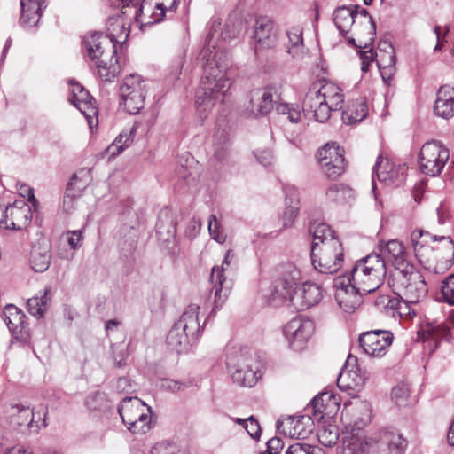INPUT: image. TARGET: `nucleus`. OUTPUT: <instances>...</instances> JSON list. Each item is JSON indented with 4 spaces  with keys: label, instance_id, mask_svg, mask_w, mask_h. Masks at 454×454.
Instances as JSON below:
<instances>
[{
    "label": "nucleus",
    "instance_id": "37",
    "mask_svg": "<svg viewBox=\"0 0 454 454\" xmlns=\"http://www.w3.org/2000/svg\"><path fill=\"white\" fill-rule=\"evenodd\" d=\"M369 113L368 105L364 98H359L350 103L342 112V121L345 124H356L364 120Z\"/></svg>",
    "mask_w": 454,
    "mask_h": 454
},
{
    "label": "nucleus",
    "instance_id": "14",
    "mask_svg": "<svg viewBox=\"0 0 454 454\" xmlns=\"http://www.w3.org/2000/svg\"><path fill=\"white\" fill-rule=\"evenodd\" d=\"M317 160L322 171L329 178L335 179L345 171L343 151L335 144H326L319 149Z\"/></svg>",
    "mask_w": 454,
    "mask_h": 454
},
{
    "label": "nucleus",
    "instance_id": "55",
    "mask_svg": "<svg viewBox=\"0 0 454 454\" xmlns=\"http://www.w3.org/2000/svg\"><path fill=\"white\" fill-rule=\"evenodd\" d=\"M410 388L405 384H399L393 387L391 392L392 399L395 401L396 405L402 407L408 404V399L410 397Z\"/></svg>",
    "mask_w": 454,
    "mask_h": 454
},
{
    "label": "nucleus",
    "instance_id": "25",
    "mask_svg": "<svg viewBox=\"0 0 454 454\" xmlns=\"http://www.w3.org/2000/svg\"><path fill=\"white\" fill-rule=\"evenodd\" d=\"M337 291L335 294L336 301L339 306L347 313H352L358 308L362 302L363 294L356 291H350V286L345 282L344 278L335 279Z\"/></svg>",
    "mask_w": 454,
    "mask_h": 454
},
{
    "label": "nucleus",
    "instance_id": "46",
    "mask_svg": "<svg viewBox=\"0 0 454 454\" xmlns=\"http://www.w3.org/2000/svg\"><path fill=\"white\" fill-rule=\"evenodd\" d=\"M377 66L384 83H388L395 72V56L378 57Z\"/></svg>",
    "mask_w": 454,
    "mask_h": 454
},
{
    "label": "nucleus",
    "instance_id": "17",
    "mask_svg": "<svg viewBox=\"0 0 454 454\" xmlns=\"http://www.w3.org/2000/svg\"><path fill=\"white\" fill-rule=\"evenodd\" d=\"M253 38L255 42V51L260 49L273 48L278 43V28L274 21L267 16H259L253 25Z\"/></svg>",
    "mask_w": 454,
    "mask_h": 454
},
{
    "label": "nucleus",
    "instance_id": "48",
    "mask_svg": "<svg viewBox=\"0 0 454 454\" xmlns=\"http://www.w3.org/2000/svg\"><path fill=\"white\" fill-rule=\"evenodd\" d=\"M132 141L133 138L131 133H121L107 147L106 152L110 154V157H115L125 148L129 147Z\"/></svg>",
    "mask_w": 454,
    "mask_h": 454
},
{
    "label": "nucleus",
    "instance_id": "53",
    "mask_svg": "<svg viewBox=\"0 0 454 454\" xmlns=\"http://www.w3.org/2000/svg\"><path fill=\"white\" fill-rule=\"evenodd\" d=\"M387 309H390L394 311H396L400 317L409 316L414 317L416 312L414 309H411L409 306V303L406 302L403 299L400 298H391L388 296Z\"/></svg>",
    "mask_w": 454,
    "mask_h": 454
},
{
    "label": "nucleus",
    "instance_id": "54",
    "mask_svg": "<svg viewBox=\"0 0 454 454\" xmlns=\"http://www.w3.org/2000/svg\"><path fill=\"white\" fill-rule=\"evenodd\" d=\"M286 454H324V451L317 445L297 442L290 445Z\"/></svg>",
    "mask_w": 454,
    "mask_h": 454
},
{
    "label": "nucleus",
    "instance_id": "19",
    "mask_svg": "<svg viewBox=\"0 0 454 454\" xmlns=\"http://www.w3.org/2000/svg\"><path fill=\"white\" fill-rule=\"evenodd\" d=\"M379 253L377 255L387 262L395 266L397 271L405 268L406 264H410L407 260V252L404 245L398 239H391L387 242H380L378 245Z\"/></svg>",
    "mask_w": 454,
    "mask_h": 454
},
{
    "label": "nucleus",
    "instance_id": "51",
    "mask_svg": "<svg viewBox=\"0 0 454 454\" xmlns=\"http://www.w3.org/2000/svg\"><path fill=\"white\" fill-rule=\"evenodd\" d=\"M85 405L90 411H98L106 409L107 407L106 394L100 391L90 394L85 399Z\"/></svg>",
    "mask_w": 454,
    "mask_h": 454
},
{
    "label": "nucleus",
    "instance_id": "50",
    "mask_svg": "<svg viewBox=\"0 0 454 454\" xmlns=\"http://www.w3.org/2000/svg\"><path fill=\"white\" fill-rule=\"evenodd\" d=\"M286 280V284H290L297 287L301 279V270L293 263H286L283 265L280 277L278 280Z\"/></svg>",
    "mask_w": 454,
    "mask_h": 454
},
{
    "label": "nucleus",
    "instance_id": "3",
    "mask_svg": "<svg viewBox=\"0 0 454 454\" xmlns=\"http://www.w3.org/2000/svg\"><path fill=\"white\" fill-rule=\"evenodd\" d=\"M407 441L396 431L385 430L360 436L345 435L340 454H403Z\"/></svg>",
    "mask_w": 454,
    "mask_h": 454
},
{
    "label": "nucleus",
    "instance_id": "35",
    "mask_svg": "<svg viewBox=\"0 0 454 454\" xmlns=\"http://www.w3.org/2000/svg\"><path fill=\"white\" fill-rule=\"evenodd\" d=\"M434 110L437 116L444 119L454 115V87H439Z\"/></svg>",
    "mask_w": 454,
    "mask_h": 454
},
{
    "label": "nucleus",
    "instance_id": "21",
    "mask_svg": "<svg viewBox=\"0 0 454 454\" xmlns=\"http://www.w3.org/2000/svg\"><path fill=\"white\" fill-rule=\"evenodd\" d=\"M303 114H312L314 119L318 122H325L334 111L325 101V98L318 95V92L309 89L303 99Z\"/></svg>",
    "mask_w": 454,
    "mask_h": 454
},
{
    "label": "nucleus",
    "instance_id": "52",
    "mask_svg": "<svg viewBox=\"0 0 454 454\" xmlns=\"http://www.w3.org/2000/svg\"><path fill=\"white\" fill-rule=\"evenodd\" d=\"M90 181V169L82 168L72 176L67 185L78 192H81L86 188Z\"/></svg>",
    "mask_w": 454,
    "mask_h": 454
},
{
    "label": "nucleus",
    "instance_id": "7",
    "mask_svg": "<svg viewBox=\"0 0 454 454\" xmlns=\"http://www.w3.org/2000/svg\"><path fill=\"white\" fill-rule=\"evenodd\" d=\"M118 413L133 434H145L153 426L152 421V410L138 397H125L118 406Z\"/></svg>",
    "mask_w": 454,
    "mask_h": 454
},
{
    "label": "nucleus",
    "instance_id": "34",
    "mask_svg": "<svg viewBox=\"0 0 454 454\" xmlns=\"http://www.w3.org/2000/svg\"><path fill=\"white\" fill-rule=\"evenodd\" d=\"M385 277L386 276L377 277L378 280L372 282V276L364 274V276L357 278V274L354 271H350L347 277H343L342 278L350 286V291L356 290L358 294H369L375 292L382 285Z\"/></svg>",
    "mask_w": 454,
    "mask_h": 454
},
{
    "label": "nucleus",
    "instance_id": "1",
    "mask_svg": "<svg viewBox=\"0 0 454 454\" xmlns=\"http://www.w3.org/2000/svg\"><path fill=\"white\" fill-rule=\"evenodd\" d=\"M116 25L124 31V19L122 16L107 19V34L91 32L82 39V47L90 60L96 63L98 74L102 82H114L119 74L117 49L115 42L122 37L114 32L111 27Z\"/></svg>",
    "mask_w": 454,
    "mask_h": 454
},
{
    "label": "nucleus",
    "instance_id": "58",
    "mask_svg": "<svg viewBox=\"0 0 454 454\" xmlns=\"http://www.w3.org/2000/svg\"><path fill=\"white\" fill-rule=\"evenodd\" d=\"M313 74L315 75L314 85H328L334 82L331 74L323 63L316 67Z\"/></svg>",
    "mask_w": 454,
    "mask_h": 454
},
{
    "label": "nucleus",
    "instance_id": "56",
    "mask_svg": "<svg viewBox=\"0 0 454 454\" xmlns=\"http://www.w3.org/2000/svg\"><path fill=\"white\" fill-rule=\"evenodd\" d=\"M179 4V0H162L161 2H156L155 7L160 11L159 13H153L155 17V22L162 20L167 12H175Z\"/></svg>",
    "mask_w": 454,
    "mask_h": 454
},
{
    "label": "nucleus",
    "instance_id": "39",
    "mask_svg": "<svg viewBox=\"0 0 454 454\" xmlns=\"http://www.w3.org/2000/svg\"><path fill=\"white\" fill-rule=\"evenodd\" d=\"M314 420L312 414L298 418H289L286 423L290 424V435L297 439H306L312 432Z\"/></svg>",
    "mask_w": 454,
    "mask_h": 454
},
{
    "label": "nucleus",
    "instance_id": "47",
    "mask_svg": "<svg viewBox=\"0 0 454 454\" xmlns=\"http://www.w3.org/2000/svg\"><path fill=\"white\" fill-rule=\"evenodd\" d=\"M184 63V59L183 57H177L173 60L165 71L164 82L166 83L171 84L181 81Z\"/></svg>",
    "mask_w": 454,
    "mask_h": 454
},
{
    "label": "nucleus",
    "instance_id": "8",
    "mask_svg": "<svg viewBox=\"0 0 454 454\" xmlns=\"http://www.w3.org/2000/svg\"><path fill=\"white\" fill-rule=\"evenodd\" d=\"M343 247L339 239H330L317 249L311 251L315 270L323 274H334L343 264Z\"/></svg>",
    "mask_w": 454,
    "mask_h": 454
},
{
    "label": "nucleus",
    "instance_id": "27",
    "mask_svg": "<svg viewBox=\"0 0 454 454\" xmlns=\"http://www.w3.org/2000/svg\"><path fill=\"white\" fill-rule=\"evenodd\" d=\"M285 192V209L280 218L282 229H287L293 226L294 220L300 212L299 192L295 187L286 186Z\"/></svg>",
    "mask_w": 454,
    "mask_h": 454
},
{
    "label": "nucleus",
    "instance_id": "62",
    "mask_svg": "<svg viewBox=\"0 0 454 454\" xmlns=\"http://www.w3.org/2000/svg\"><path fill=\"white\" fill-rule=\"evenodd\" d=\"M244 428L254 439H258L261 436L262 429L260 427L259 422L253 416L247 418V421Z\"/></svg>",
    "mask_w": 454,
    "mask_h": 454
},
{
    "label": "nucleus",
    "instance_id": "4",
    "mask_svg": "<svg viewBox=\"0 0 454 454\" xmlns=\"http://www.w3.org/2000/svg\"><path fill=\"white\" fill-rule=\"evenodd\" d=\"M199 313L200 306L197 304H190L185 308L167 336V344L170 349L182 353L198 341L201 335Z\"/></svg>",
    "mask_w": 454,
    "mask_h": 454
},
{
    "label": "nucleus",
    "instance_id": "26",
    "mask_svg": "<svg viewBox=\"0 0 454 454\" xmlns=\"http://www.w3.org/2000/svg\"><path fill=\"white\" fill-rule=\"evenodd\" d=\"M47 4V0H20V25L25 28L36 27Z\"/></svg>",
    "mask_w": 454,
    "mask_h": 454
},
{
    "label": "nucleus",
    "instance_id": "41",
    "mask_svg": "<svg viewBox=\"0 0 454 454\" xmlns=\"http://www.w3.org/2000/svg\"><path fill=\"white\" fill-rule=\"evenodd\" d=\"M355 19L356 12L350 7H339L333 12V21L342 35L349 31L350 27L355 22Z\"/></svg>",
    "mask_w": 454,
    "mask_h": 454
},
{
    "label": "nucleus",
    "instance_id": "20",
    "mask_svg": "<svg viewBox=\"0 0 454 454\" xmlns=\"http://www.w3.org/2000/svg\"><path fill=\"white\" fill-rule=\"evenodd\" d=\"M407 168L405 165L397 164L394 161L389 160L387 158L379 156L375 166L372 169V190L375 188L374 176L376 175L379 181L380 182H401L403 179L404 172Z\"/></svg>",
    "mask_w": 454,
    "mask_h": 454
},
{
    "label": "nucleus",
    "instance_id": "13",
    "mask_svg": "<svg viewBox=\"0 0 454 454\" xmlns=\"http://www.w3.org/2000/svg\"><path fill=\"white\" fill-rule=\"evenodd\" d=\"M394 335L387 330H371L362 333L359 344L364 352L371 357H382L392 345Z\"/></svg>",
    "mask_w": 454,
    "mask_h": 454
},
{
    "label": "nucleus",
    "instance_id": "29",
    "mask_svg": "<svg viewBox=\"0 0 454 454\" xmlns=\"http://www.w3.org/2000/svg\"><path fill=\"white\" fill-rule=\"evenodd\" d=\"M25 315L23 312L12 304L5 306L4 310V320L8 326L10 332L15 335L17 339H26L28 329L25 322Z\"/></svg>",
    "mask_w": 454,
    "mask_h": 454
},
{
    "label": "nucleus",
    "instance_id": "23",
    "mask_svg": "<svg viewBox=\"0 0 454 454\" xmlns=\"http://www.w3.org/2000/svg\"><path fill=\"white\" fill-rule=\"evenodd\" d=\"M368 378L369 373L356 366V369L341 371L337 379V385L340 389L355 395L362 390Z\"/></svg>",
    "mask_w": 454,
    "mask_h": 454
},
{
    "label": "nucleus",
    "instance_id": "9",
    "mask_svg": "<svg viewBox=\"0 0 454 454\" xmlns=\"http://www.w3.org/2000/svg\"><path fill=\"white\" fill-rule=\"evenodd\" d=\"M449 158L450 152L445 145L436 140L428 141L422 145L419 152V169L430 176H439Z\"/></svg>",
    "mask_w": 454,
    "mask_h": 454
},
{
    "label": "nucleus",
    "instance_id": "60",
    "mask_svg": "<svg viewBox=\"0 0 454 454\" xmlns=\"http://www.w3.org/2000/svg\"><path fill=\"white\" fill-rule=\"evenodd\" d=\"M443 300L454 306V274L449 276L442 286Z\"/></svg>",
    "mask_w": 454,
    "mask_h": 454
},
{
    "label": "nucleus",
    "instance_id": "22",
    "mask_svg": "<svg viewBox=\"0 0 454 454\" xmlns=\"http://www.w3.org/2000/svg\"><path fill=\"white\" fill-rule=\"evenodd\" d=\"M340 408V397L332 392H323L315 396L310 403L314 419L333 417Z\"/></svg>",
    "mask_w": 454,
    "mask_h": 454
},
{
    "label": "nucleus",
    "instance_id": "40",
    "mask_svg": "<svg viewBox=\"0 0 454 454\" xmlns=\"http://www.w3.org/2000/svg\"><path fill=\"white\" fill-rule=\"evenodd\" d=\"M309 232L313 237L311 245V251L317 249L327 242L330 239H338L331 227L325 223H310L309 228Z\"/></svg>",
    "mask_w": 454,
    "mask_h": 454
},
{
    "label": "nucleus",
    "instance_id": "61",
    "mask_svg": "<svg viewBox=\"0 0 454 454\" xmlns=\"http://www.w3.org/2000/svg\"><path fill=\"white\" fill-rule=\"evenodd\" d=\"M74 189L67 185L65 195L63 197L62 207L63 210L67 213H70L74 207L76 194L74 192Z\"/></svg>",
    "mask_w": 454,
    "mask_h": 454
},
{
    "label": "nucleus",
    "instance_id": "15",
    "mask_svg": "<svg viewBox=\"0 0 454 454\" xmlns=\"http://www.w3.org/2000/svg\"><path fill=\"white\" fill-rule=\"evenodd\" d=\"M314 330L315 326L311 320L294 317L286 325L284 334L290 347L294 350H300L313 335Z\"/></svg>",
    "mask_w": 454,
    "mask_h": 454
},
{
    "label": "nucleus",
    "instance_id": "36",
    "mask_svg": "<svg viewBox=\"0 0 454 454\" xmlns=\"http://www.w3.org/2000/svg\"><path fill=\"white\" fill-rule=\"evenodd\" d=\"M298 294L297 287L286 284V280H276L273 290L269 297L270 302L273 306H278L286 301H289L294 306V301Z\"/></svg>",
    "mask_w": 454,
    "mask_h": 454
},
{
    "label": "nucleus",
    "instance_id": "31",
    "mask_svg": "<svg viewBox=\"0 0 454 454\" xmlns=\"http://www.w3.org/2000/svg\"><path fill=\"white\" fill-rule=\"evenodd\" d=\"M356 197L354 189L345 184H333L325 190L326 201L337 206L351 205Z\"/></svg>",
    "mask_w": 454,
    "mask_h": 454
},
{
    "label": "nucleus",
    "instance_id": "42",
    "mask_svg": "<svg viewBox=\"0 0 454 454\" xmlns=\"http://www.w3.org/2000/svg\"><path fill=\"white\" fill-rule=\"evenodd\" d=\"M317 87H314L316 89ZM318 92L322 98H325L326 103L334 110H340L344 103V94L341 87H319L318 90H314Z\"/></svg>",
    "mask_w": 454,
    "mask_h": 454
},
{
    "label": "nucleus",
    "instance_id": "44",
    "mask_svg": "<svg viewBox=\"0 0 454 454\" xmlns=\"http://www.w3.org/2000/svg\"><path fill=\"white\" fill-rule=\"evenodd\" d=\"M48 301V290L45 289L42 294H40V295L34 296L27 300V311L32 316L41 318L44 316L47 310Z\"/></svg>",
    "mask_w": 454,
    "mask_h": 454
},
{
    "label": "nucleus",
    "instance_id": "24",
    "mask_svg": "<svg viewBox=\"0 0 454 454\" xmlns=\"http://www.w3.org/2000/svg\"><path fill=\"white\" fill-rule=\"evenodd\" d=\"M351 271L357 274V278L365 275L372 276V282L377 281V277L386 276L387 268L384 260L376 253H372L367 256L358 260L352 267Z\"/></svg>",
    "mask_w": 454,
    "mask_h": 454
},
{
    "label": "nucleus",
    "instance_id": "18",
    "mask_svg": "<svg viewBox=\"0 0 454 454\" xmlns=\"http://www.w3.org/2000/svg\"><path fill=\"white\" fill-rule=\"evenodd\" d=\"M69 102L74 106L86 118L90 128L92 129L94 121L98 125V106L97 101L85 87H73L72 96Z\"/></svg>",
    "mask_w": 454,
    "mask_h": 454
},
{
    "label": "nucleus",
    "instance_id": "30",
    "mask_svg": "<svg viewBox=\"0 0 454 454\" xmlns=\"http://www.w3.org/2000/svg\"><path fill=\"white\" fill-rule=\"evenodd\" d=\"M273 95L268 87L257 88L251 93V113L255 118L267 115L273 109Z\"/></svg>",
    "mask_w": 454,
    "mask_h": 454
},
{
    "label": "nucleus",
    "instance_id": "33",
    "mask_svg": "<svg viewBox=\"0 0 454 454\" xmlns=\"http://www.w3.org/2000/svg\"><path fill=\"white\" fill-rule=\"evenodd\" d=\"M223 98V92L220 90V87H197L195 104L199 113L206 114Z\"/></svg>",
    "mask_w": 454,
    "mask_h": 454
},
{
    "label": "nucleus",
    "instance_id": "5",
    "mask_svg": "<svg viewBox=\"0 0 454 454\" xmlns=\"http://www.w3.org/2000/svg\"><path fill=\"white\" fill-rule=\"evenodd\" d=\"M226 365L233 383L242 387H254L262 377L260 362L242 350L228 354Z\"/></svg>",
    "mask_w": 454,
    "mask_h": 454
},
{
    "label": "nucleus",
    "instance_id": "32",
    "mask_svg": "<svg viewBox=\"0 0 454 454\" xmlns=\"http://www.w3.org/2000/svg\"><path fill=\"white\" fill-rule=\"evenodd\" d=\"M144 101L142 87H121L120 104L129 114H137L143 108Z\"/></svg>",
    "mask_w": 454,
    "mask_h": 454
},
{
    "label": "nucleus",
    "instance_id": "64",
    "mask_svg": "<svg viewBox=\"0 0 454 454\" xmlns=\"http://www.w3.org/2000/svg\"><path fill=\"white\" fill-rule=\"evenodd\" d=\"M283 447V441L278 437H273L267 442V450L261 454H278Z\"/></svg>",
    "mask_w": 454,
    "mask_h": 454
},
{
    "label": "nucleus",
    "instance_id": "2",
    "mask_svg": "<svg viewBox=\"0 0 454 454\" xmlns=\"http://www.w3.org/2000/svg\"><path fill=\"white\" fill-rule=\"evenodd\" d=\"M411 241L416 257L428 268L434 265L437 273L448 270L454 262V242L450 236L432 235L422 230H414Z\"/></svg>",
    "mask_w": 454,
    "mask_h": 454
},
{
    "label": "nucleus",
    "instance_id": "11",
    "mask_svg": "<svg viewBox=\"0 0 454 454\" xmlns=\"http://www.w3.org/2000/svg\"><path fill=\"white\" fill-rule=\"evenodd\" d=\"M32 219L31 207L23 200L8 206L0 203V227L5 230L26 229Z\"/></svg>",
    "mask_w": 454,
    "mask_h": 454
},
{
    "label": "nucleus",
    "instance_id": "28",
    "mask_svg": "<svg viewBox=\"0 0 454 454\" xmlns=\"http://www.w3.org/2000/svg\"><path fill=\"white\" fill-rule=\"evenodd\" d=\"M322 298L323 290L319 285L305 282L295 296L294 307L304 310L318 304Z\"/></svg>",
    "mask_w": 454,
    "mask_h": 454
},
{
    "label": "nucleus",
    "instance_id": "49",
    "mask_svg": "<svg viewBox=\"0 0 454 454\" xmlns=\"http://www.w3.org/2000/svg\"><path fill=\"white\" fill-rule=\"evenodd\" d=\"M276 111L278 114L286 115L292 123H298L301 120V114L299 106L295 104L278 103L276 104Z\"/></svg>",
    "mask_w": 454,
    "mask_h": 454
},
{
    "label": "nucleus",
    "instance_id": "38",
    "mask_svg": "<svg viewBox=\"0 0 454 454\" xmlns=\"http://www.w3.org/2000/svg\"><path fill=\"white\" fill-rule=\"evenodd\" d=\"M230 129L227 124H217L213 136L214 155L217 160H223L228 154L230 145Z\"/></svg>",
    "mask_w": 454,
    "mask_h": 454
},
{
    "label": "nucleus",
    "instance_id": "57",
    "mask_svg": "<svg viewBox=\"0 0 454 454\" xmlns=\"http://www.w3.org/2000/svg\"><path fill=\"white\" fill-rule=\"evenodd\" d=\"M208 231L213 239L218 243H223L226 240V236L223 233L221 224L215 215H210L208 218Z\"/></svg>",
    "mask_w": 454,
    "mask_h": 454
},
{
    "label": "nucleus",
    "instance_id": "45",
    "mask_svg": "<svg viewBox=\"0 0 454 454\" xmlns=\"http://www.w3.org/2000/svg\"><path fill=\"white\" fill-rule=\"evenodd\" d=\"M51 262V254L47 249L41 251L39 248L34 247L31 251L30 264L32 269L36 272L45 271Z\"/></svg>",
    "mask_w": 454,
    "mask_h": 454
},
{
    "label": "nucleus",
    "instance_id": "6",
    "mask_svg": "<svg viewBox=\"0 0 454 454\" xmlns=\"http://www.w3.org/2000/svg\"><path fill=\"white\" fill-rule=\"evenodd\" d=\"M395 294L409 304H416L427 294V286L422 274L411 264L397 271L393 278Z\"/></svg>",
    "mask_w": 454,
    "mask_h": 454
},
{
    "label": "nucleus",
    "instance_id": "63",
    "mask_svg": "<svg viewBox=\"0 0 454 454\" xmlns=\"http://www.w3.org/2000/svg\"><path fill=\"white\" fill-rule=\"evenodd\" d=\"M148 454H181V452L172 445L158 442L151 448Z\"/></svg>",
    "mask_w": 454,
    "mask_h": 454
},
{
    "label": "nucleus",
    "instance_id": "10",
    "mask_svg": "<svg viewBox=\"0 0 454 454\" xmlns=\"http://www.w3.org/2000/svg\"><path fill=\"white\" fill-rule=\"evenodd\" d=\"M236 266V254L233 250H227L222 262L221 267H214L211 272V281L215 288V305L216 308L222 307L230 295L232 288V280L228 279L225 272L232 270Z\"/></svg>",
    "mask_w": 454,
    "mask_h": 454
},
{
    "label": "nucleus",
    "instance_id": "16",
    "mask_svg": "<svg viewBox=\"0 0 454 454\" xmlns=\"http://www.w3.org/2000/svg\"><path fill=\"white\" fill-rule=\"evenodd\" d=\"M5 412L10 425L22 432L27 429L37 432L40 427L38 422L42 418L39 416L36 421L35 411L29 406L20 403L10 404L6 407Z\"/></svg>",
    "mask_w": 454,
    "mask_h": 454
},
{
    "label": "nucleus",
    "instance_id": "12",
    "mask_svg": "<svg viewBox=\"0 0 454 454\" xmlns=\"http://www.w3.org/2000/svg\"><path fill=\"white\" fill-rule=\"evenodd\" d=\"M234 69L231 67V59L228 53L217 51L213 59L207 60L204 67L202 75L203 85H223L225 81L231 79Z\"/></svg>",
    "mask_w": 454,
    "mask_h": 454
},
{
    "label": "nucleus",
    "instance_id": "59",
    "mask_svg": "<svg viewBox=\"0 0 454 454\" xmlns=\"http://www.w3.org/2000/svg\"><path fill=\"white\" fill-rule=\"evenodd\" d=\"M318 441L325 446L334 445L338 441V431L335 427L332 429H321L317 433Z\"/></svg>",
    "mask_w": 454,
    "mask_h": 454
},
{
    "label": "nucleus",
    "instance_id": "43",
    "mask_svg": "<svg viewBox=\"0 0 454 454\" xmlns=\"http://www.w3.org/2000/svg\"><path fill=\"white\" fill-rule=\"evenodd\" d=\"M288 38L287 52L293 57H299L304 48L302 28L300 26L291 27L286 30Z\"/></svg>",
    "mask_w": 454,
    "mask_h": 454
}]
</instances>
